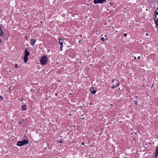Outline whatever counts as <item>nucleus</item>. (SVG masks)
<instances>
[{
  "mask_svg": "<svg viewBox=\"0 0 158 158\" xmlns=\"http://www.w3.org/2000/svg\"><path fill=\"white\" fill-rule=\"evenodd\" d=\"M29 142L26 139H23L21 141H18L17 143V145L19 146H22L27 144Z\"/></svg>",
  "mask_w": 158,
  "mask_h": 158,
  "instance_id": "1",
  "label": "nucleus"
},
{
  "mask_svg": "<svg viewBox=\"0 0 158 158\" xmlns=\"http://www.w3.org/2000/svg\"><path fill=\"white\" fill-rule=\"evenodd\" d=\"M137 58H138V59H140V56H138V57Z\"/></svg>",
  "mask_w": 158,
  "mask_h": 158,
  "instance_id": "26",
  "label": "nucleus"
},
{
  "mask_svg": "<svg viewBox=\"0 0 158 158\" xmlns=\"http://www.w3.org/2000/svg\"><path fill=\"white\" fill-rule=\"evenodd\" d=\"M90 90L91 94H94L96 93V91L94 90L92 87H91L90 88Z\"/></svg>",
  "mask_w": 158,
  "mask_h": 158,
  "instance_id": "6",
  "label": "nucleus"
},
{
  "mask_svg": "<svg viewBox=\"0 0 158 158\" xmlns=\"http://www.w3.org/2000/svg\"><path fill=\"white\" fill-rule=\"evenodd\" d=\"M59 44L60 46V50L61 51L62 50V48L63 47V44L64 42V40L62 39L59 38Z\"/></svg>",
  "mask_w": 158,
  "mask_h": 158,
  "instance_id": "3",
  "label": "nucleus"
},
{
  "mask_svg": "<svg viewBox=\"0 0 158 158\" xmlns=\"http://www.w3.org/2000/svg\"><path fill=\"white\" fill-rule=\"evenodd\" d=\"M0 35L2 36H3V34L2 29L1 28V27L0 26Z\"/></svg>",
  "mask_w": 158,
  "mask_h": 158,
  "instance_id": "10",
  "label": "nucleus"
},
{
  "mask_svg": "<svg viewBox=\"0 0 158 158\" xmlns=\"http://www.w3.org/2000/svg\"><path fill=\"white\" fill-rule=\"evenodd\" d=\"M115 87H116L114 85H113L112 86V88L113 89Z\"/></svg>",
  "mask_w": 158,
  "mask_h": 158,
  "instance_id": "18",
  "label": "nucleus"
},
{
  "mask_svg": "<svg viewBox=\"0 0 158 158\" xmlns=\"http://www.w3.org/2000/svg\"><path fill=\"white\" fill-rule=\"evenodd\" d=\"M101 40L102 41H105V39L104 37H102L101 38Z\"/></svg>",
  "mask_w": 158,
  "mask_h": 158,
  "instance_id": "13",
  "label": "nucleus"
},
{
  "mask_svg": "<svg viewBox=\"0 0 158 158\" xmlns=\"http://www.w3.org/2000/svg\"><path fill=\"white\" fill-rule=\"evenodd\" d=\"M120 85V83L119 82H118V83L116 85L115 87H117L118 86H119Z\"/></svg>",
  "mask_w": 158,
  "mask_h": 158,
  "instance_id": "14",
  "label": "nucleus"
},
{
  "mask_svg": "<svg viewBox=\"0 0 158 158\" xmlns=\"http://www.w3.org/2000/svg\"><path fill=\"white\" fill-rule=\"evenodd\" d=\"M81 43V40H80L79 41V43Z\"/></svg>",
  "mask_w": 158,
  "mask_h": 158,
  "instance_id": "23",
  "label": "nucleus"
},
{
  "mask_svg": "<svg viewBox=\"0 0 158 158\" xmlns=\"http://www.w3.org/2000/svg\"><path fill=\"white\" fill-rule=\"evenodd\" d=\"M124 36L125 37H126L127 36V34L126 33H124Z\"/></svg>",
  "mask_w": 158,
  "mask_h": 158,
  "instance_id": "19",
  "label": "nucleus"
},
{
  "mask_svg": "<svg viewBox=\"0 0 158 158\" xmlns=\"http://www.w3.org/2000/svg\"><path fill=\"white\" fill-rule=\"evenodd\" d=\"M113 4V3L112 2H110V4L111 6H112Z\"/></svg>",
  "mask_w": 158,
  "mask_h": 158,
  "instance_id": "20",
  "label": "nucleus"
},
{
  "mask_svg": "<svg viewBox=\"0 0 158 158\" xmlns=\"http://www.w3.org/2000/svg\"><path fill=\"white\" fill-rule=\"evenodd\" d=\"M158 15V8L156 9L155 12V17L156 18V15Z\"/></svg>",
  "mask_w": 158,
  "mask_h": 158,
  "instance_id": "12",
  "label": "nucleus"
},
{
  "mask_svg": "<svg viewBox=\"0 0 158 158\" xmlns=\"http://www.w3.org/2000/svg\"><path fill=\"white\" fill-rule=\"evenodd\" d=\"M48 58L46 56H44L41 59L40 62L42 65H44L47 63Z\"/></svg>",
  "mask_w": 158,
  "mask_h": 158,
  "instance_id": "2",
  "label": "nucleus"
},
{
  "mask_svg": "<svg viewBox=\"0 0 158 158\" xmlns=\"http://www.w3.org/2000/svg\"><path fill=\"white\" fill-rule=\"evenodd\" d=\"M58 142H60V143H62V141H60V140L58 141Z\"/></svg>",
  "mask_w": 158,
  "mask_h": 158,
  "instance_id": "22",
  "label": "nucleus"
},
{
  "mask_svg": "<svg viewBox=\"0 0 158 158\" xmlns=\"http://www.w3.org/2000/svg\"><path fill=\"white\" fill-rule=\"evenodd\" d=\"M23 59L24 62L25 63H27L28 60V56H24Z\"/></svg>",
  "mask_w": 158,
  "mask_h": 158,
  "instance_id": "9",
  "label": "nucleus"
},
{
  "mask_svg": "<svg viewBox=\"0 0 158 158\" xmlns=\"http://www.w3.org/2000/svg\"><path fill=\"white\" fill-rule=\"evenodd\" d=\"M26 106L25 105H23L22 106V110L23 111L25 110H26Z\"/></svg>",
  "mask_w": 158,
  "mask_h": 158,
  "instance_id": "11",
  "label": "nucleus"
},
{
  "mask_svg": "<svg viewBox=\"0 0 158 158\" xmlns=\"http://www.w3.org/2000/svg\"><path fill=\"white\" fill-rule=\"evenodd\" d=\"M1 40H0V43H1Z\"/></svg>",
  "mask_w": 158,
  "mask_h": 158,
  "instance_id": "32",
  "label": "nucleus"
},
{
  "mask_svg": "<svg viewBox=\"0 0 158 158\" xmlns=\"http://www.w3.org/2000/svg\"><path fill=\"white\" fill-rule=\"evenodd\" d=\"M124 158H127V157H124Z\"/></svg>",
  "mask_w": 158,
  "mask_h": 158,
  "instance_id": "33",
  "label": "nucleus"
},
{
  "mask_svg": "<svg viewBox=\"0 0 158 158\" xmlns=\"http://www.w3.org/2000/svg\"><path fill=\"white\" fill-rule=\"evenodd\" d=\"M25 39H26L27 40V39H28V37H27V36H25Z\"/></svg>",
  "mask_w": 158,
  "mask_h": 158,
  "instance_id": "21",
  "label": "nucleus"
},
{
  "mask_svg": "<svg viewBox=\"0 0 158 158\" xmlns=\"http://www.w3.org/2000/svg\"><path fill=\"white\" fill-rule=\"evenodd\" d=\"M15 68L16 69L18 68V65L17 64H15Z\"/></svg>",
  "mask_w": 158,
  "mask_h": 158,
  "instance_id": "15",
  "label": "nucleus"
},
{
  "mask_svg": "<svg viewBox=\"0 0 158 158\" xmlns=\"http://www.w3.org/2000/svg\"><path fill=\"white\" fill-rule=\"evenodd\" d=\"M134 103L135 105L137 104L138 103V101H135L134 102Z\"/></svg>",
  "mask_w": 158,
  "mask_h": 158,
  "instance_id": "17",
  "label": "nucleus"
},
{
  "mask_svg": "<svg viewBox=\"0 0 158 158\" xmlns=\"http://www.w3.org/2000/svg\"><path fill=\"white\" fill-rule=\"evenodd\" d=\"M114 80H115V79H114L112 81V82H113L114 81Z\"/></svg>",
  "mask_w": 158,
  "mask_h": 158,
  "instance_id": "27",
  "label": "nucleus"
},
{
  "mask_svg": "<svg viewBox=\"0 0 158 158\" xmlns=\"http://www.w3.org/2000/svg\"><path fill=\"white\" fill-rule=\"evenodd\" d=\"M30 54L29 52L27 51V50H25V55L24 56H28Z\"/></svg>",
  "mask_w": 158,
  "mask_h": 158,
  "instance_id": "7",
  "label": "nucleus"
},
{
  "mask_svg": "<svg viewBox=\"0 0 158 158\" xmlns=\"http://www.w3.org/2000/svg\"><path fill=\"white\" fill-rule=\"evenodd\" d=\"M106 2V0H94V3L95 4L102 3Z\"/></svg>",
  "mask_w": 158,
  "mask_h": 158,
  "instance_id": "4",
  "label": "nucleus"
},
{
  "mask_svg": "<svg viewBox=\"0 0 158 158\" xmlns=\"http://www.w3.org/2000/svg\"><path fill=\"white\" fill-rule=\"evenodd\" d=\"M36 40L35 39H31L30 41V44L31 46H34Z\"/></svg>",
  "mask_w": 158,
  "mask_h": 158,
  "instance_id": "5",
  "label": "nucleus"
},
{
  "mask_svg": "<svg viewBox=\"0 0 158 158\" xmlns=\"http://www.w3.org/2000/svg\"><path fill=\"white\" fill-rule=\"evenodd\" d=\"M158 156V147L156 148V150L155 154V157H157Z\"/></svg>",
  "mask_w": 158,
  "mask_h": 158,
  "instance_id": "8",
  "label": "nucleus"
},
{
  "mask_svg": "<svg viewBox=\"0 0 158 158\" xmlns=\"http://www.w3.org/2000/svg\"><path fill=\"white\" fill-rule=\"evenodd\" d=\"M90 105H92V103H90Z\"/></svg>",
  "mask_w": 158,
  "mask_h": 158,
  "instance_id": "31",
  "label": "nucleus"
},
{
  "mask_svg": "<svg viewBox=\"0 0 158 158\" xmlns=\"http://www.w3.org/2000/svg\"><path fill=\"white\" fill-rule=\"evenodd\" d=\"M57 94H57V93H56V94H55V95H56V96H57Z\"/></svg>",
  "mask_w": 158,
  "mask_h": 158,
  "instance_id": "28",
  "label": "nucleus"
},
{
  "mask_svg": "<svg viewBox=\"0 0 158 158\" xmlns=\"http://www.w3.org/2000/svg\"><path fill=\"white\" fill-rule=\"evenodd\" d=\"M18 123L19 124H21V121H19L18 122Z\"/></svg>",
  "mask_w": 158,
  "mask_h": 158,
  "instance_id": "24",
  "label": "nucleus"
},
{
  "mask_svg": "<svg viewBox=\"0 0 158 158\" xmlns=\"http://www.w3.org/2000/svg\"><path fill=\"white\" fill-rule=\"evenodd\" d=\"M82 145H84V142H83L82 143Z\"/></svg>",
  "mask_w": 158,
  "mask_h": 158,
  "instance_id": "25",
  "label": "nucleus"
},
{
  "mask_svg": "<svg viewBox=\"0 0 158 158\" xmlns=\"http://www.w3.org/2000/svg\"><path fill=\"white\" fill-rule=\"evenodd\" d=\"M3 97L2 96L0 95V100H3Z\"/></svg>",
  "mask_w": 158,
  "mask_h": 158,
  "instance_id": "16",
  "label": "nucleus"
},
{
  "mask_svg": "<svg viewBox=\"0 0 158 158\" xmlns=\"http://www.w3.org/2000/svg\"><path fill=\"white\" fill-rule=\"evenodd\" d=\"M134 59H136V57H135V56L134 57Z\"/></svg>",
  "mask_w": 158,
  "mask_h": 158,
  "instance_id": "30",
  "label": "nucleus"
},
{
  "mask_svg": "<svg viewBox=\"0 0 158 158\" xmlns=\"http://www.w3.org/2000/svg\"><path fill=\"white\" fill-rule=\"evenodd\" d=\"M146 35H148V34H147H147H146Z\"/></svg>",
  "mask_w": 158,
  "mask_h": 158,
  "instance_id": "29",
  "label": "nucleus"
}]
</instances>
